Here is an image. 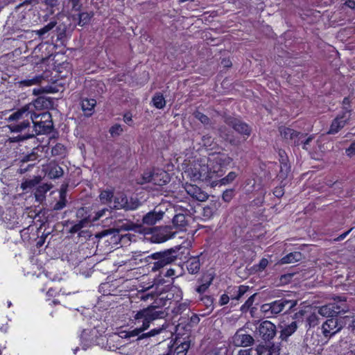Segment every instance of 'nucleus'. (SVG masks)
Masks as SVG:
<instances>
[{
    "label": "nucleus",
    "mask_w": 355,
    "mask_h": 355,
    "mask_svg": "<svg viewBox=\"0 0 355 355\" xmlns=\"http://www.w3.org/2000/svg\"><path fill=\"white\" fill-rule=\"evenodd\" d=\"M351 118V110L344 107L341 113L333 120L328 134L334 135L345 127Z\"/></svg>",
    "instance_id": "9b49d317"
},
{
    "label": "nucleus",
    "mask_w": 355,
    "mask_h": 355,
    "mask_svg": "<svg viewBox=\"0 0 355 355\" xmlns=\"http://www.w3.org/2000/svg\"><path fill=\"white\" fill-rule=\"evenodd\" d=\"M67 193L66 191L63 189H62L60 191V200L55 204L53 207L54 210H61L65 206L67 203Z\"/></svg>",
    "instance_id": "2f4dec72"
},
{
    "label": "nucleus",
    "mask_w": 355,
    "mask_h": 355,
    "mask_svg": "<svg viewBox=\"0 0 355 355\" xmlns=\"http://www.w3.org/2000/svg\"><path fill=\"white\" fill-rule=\"evenodd\" d=\"M40 181V178L39 177H35L33 179L31 180H26L24 182L21 184V188L23 189H26L28 188H32L35 186H36Z\"/></svg>",
    "instance_id": "58836bf2"
},
{
    "label": "nucleus",
    "mask_w": 355,
    "mask_h": 355,
    "mask_svg": "<svg viewBox=\"0 0 355 355\" xmlns=\"http://www.w3.org/2000/svg\"><path fill=\"white\" fill-rule=\"evenodd\" d=\"M217 210L216 203L211 202L207 205L202 209V215L205 220L210 219Z\"/></svg>",
    "instance_id": "bb28decb"
},
{
    "label": "nucleus",
    "mask_w": 355,
    "mask_h": 355,
    "mask_svg": "<svg viewBox=\"0 0 355 355\" xmlns=\"http://www.w3.org/2000/svg\"><path fill=\"white\" fill-rule=\"evenodd\" d=\"M56 27V31H57V36L58 39L61 40L64 37H65L66 35V27L64 26H58Z\"/></svg>",
    "instance_id": "5fc2aeb1"
},
{
    "label": "nucleus",
    "mask_w": 355,
    "mask_h": 355,
    "mask_svg": "<svg viewBox=\"0 0 355 355\" xmlns=\"http://www.w3.org/2000/svg\"><path fill=\"white\" fill-rule=\"evenodd\" d=\"M34 135H35L33 133L26 132L24 135H19L16 137H9L8 140L11 143L19 142V141H24L26 139L32 138L34 137Z\"/></svg>",
    "instance_id": "e433bc0d"
},
{
    "label": "nucleus",
    "mask_w": 355,
    "mask_h": 355,
    "mask_svg": "<svg viewBox=\"0 0 355 355\" xmlns=\"http://www.w3.org/2000/svg\"><path fill=\"white\" fill-rule=\"evenodd\" d=\"M49 101L48 100L42 96L38 97L33 104H28L27 105L33 106L32 111L35 112V109H42L47 107Z\"/></svg>",
    "instance_id": "7c9ffc66"
},
{
    "label": "nucleus",
    "mask_w": 355,
    "mask_h": 355,
    "mask_svg": "<svg viewBox=\"0 0 355 355\" xmlns=\"http://www.w3.org/2000/svg\"><path fill=\"white\" fill-rule=\"evenodd\" d=\"M114 197L113 192L111 190H105L101 191L99 198L102 202L107 203L111 202L112 198Z\"/></svg>",
    "instance_id": "4c0bfd02"
},
{
    "label": "nucleus",
    "mask_w": 355,
    "mask_h": 355,
    "mask_svg": "<svg viewBox=\"0 0 355 355\" xmlns=\"http://www.w3.org/2000/svg\"><path fill=\"white\" fill-rule=\"evenodd\" d=\"M166 327L167 325L163 324L161 327L151 329L150 331L147 333H143L144 330L142 328L137 326V328H135V329L127 332L125 338L139 336L137 340H141L146 338L153 337L159 334Z\"/></svg>",
    "instance_id": "ddd939ff"
},
{
    "label": "nucleus",
    "mask_w": 355,
    "mask_h": 355,
    "mask_svg": "<svg viewBox=\"0 0 355 355\" xmlns=\"http://www.w3.org/2000/svg\"><path fill=\"white\" fill-rule=\"evenodd\" d=\"M255 351L257 352V355H263L264 354H268V349L266 344H259L256 348Z\"/></svg>",
    "instance_id": "603ef678"
},
{
    "label": "nucleus",
    "mask_w": 355,
    "mask_h": 355,
    "mask_svg": "<svg viewBox=\"0 0 355 355\" xmlns=\"http://www.w3.org/2000/svg\"><path fill=\"white\" fill-rule=\"evenodd\" d=\"M32 107L24 105L8 116V121L10 122V124L8 127L12 132L22 133L26 130H29L31 123L35 119Z\"/></svg>",
    "instance_id": "f257e3e1"
},
{
    "label": "nucleus",
    "mask_w": 355,
    "mask_h": 355,
    "mask_svg": "<svg viewBox=\"0 0 355 355\" xmlns=\"http://www.w3.org/2000/svg\"><path fill=\"white\" fill-rule=\"evenodd\" d=\"M45 174L51 179H58L63 175L64 171L57 163L51 162L46 166H43Z\"/></svg>",
    "instance_id": "f3484780"
},
{
    "label": "nucleus",
    "mask_w": 355,
    "mask_h": 355,
    "mask_svg": "<svg viewBox=\"0 0 355 355\" xmlns=\"http://www.w3.org/2000/svg\"><path fill=\"white\" fill-rule=\"evenodd\" d=\"M181 248L180 245L175 246L163 252L153 253L151 257L156 260L152 266L153 271H157L168 264H171L178 258L177 252Z\"/></svg>",
    "instance_id": "39448f33"
},
{
    "label": "nucleus",
    "mask_w": 355,
    "mask_h": 355,
    "mask_svg": "<svg viewBox=\"0 0 355 355\" xmlns=\"http://www.w3.org/2000/svg\"><path fill=\"white\" fill-rule=\"evenodd\" d=\"M184 174L193 181L208 180L209 173L206 165V159L193 162L187 167Z\"/></svg>",
    "instance_id": "423d86ee"
},
{
    "label": "nucleus",
    "mask_w": 355,
    "mask_h": 355,
    "mask_svg": "<svg viewBox=\"0 0 355 355\" xmlns=\"http://www.w3.org/2000/svg\"><path fill=\"white\" fill-rule=\"evenodd\" d=\"M153 105L157 109H162L166 105V101L162 94H156L153 98Z\"/></svg>",
    "instance_id": "72a5a7b5"
},
{
    "label": "nucleus",
    "mask_w": 355,
    "mask_h": 355,
    "mask_svg": "<svg viewBox=\"0 0 355 355\" xmlns=\"http://www.w3.org/2000/svg\"><path fill=\"white\" fill-rule=\"evenodd\" d=\"M43 80L44 76L42 75H38L33 77L32 78L20 80L17 83V84L19 85V87L24 88L26 87H31L40 84Z\"/></svg>",
    "instance_id": "b1692460"
},
{
    "label": "nucleus",
    "mask_w": 355,
    "mask_h": 355,
    "mask_svg": "<svg viewBox=\"0 0 355 355\" xmlns=\"http://www.w3.org/2000/svg\"><path fill=\"white\" fill-rule=\"evenodd\" d=\"M184 188L189 196L198 201L203 202L208 198L207 193L195 184H186Z\"/></svg>",
    "instance_id": "a211bd4d"
},
{
    "label": "nucleus",
    "mask_w": 355,
    "mask_h": 355,
    "mask_svg": "<svg viewBox=\"0 0 355 355\" xmlns=\"http://www.w3.org/2000/svg\"><path fill=\"white\" fill-rule=\"evenodd\" d=\"M37 154L35 151H32L31 153L22 156L20 159V162L24 164L28 162L34 161L37 159Z\"/></svg>",
    "instance_id": "de8ad7c7"
},
{
    "label": "nucleus",
    "mask_w": 355,
    "mask_h": 355,
    "mask_svg": "<svg viewBox=\"0 0 355 355\" xmlns=\"http://www.w3.org/2000/svg\"><path fill=\"white\" fill-rule=\"evenodd\" d=\"M35 119L32 121L34 131L36 135L46 134L51 132L53 128L51 114L49 112L40 114L34 112Z\"/></svg>",
    "instance_id": "6e6552de"
},
{
    "label": "nucleus",
    "mask_w": 355,
    "mask_h": 355,
    "mask_svg": "<svg viewBox=\"0 0 355 355\" xmlns=\"http://www.w3.org/2000/svg\"><path fill=\"white\" fill-rule=\"evenodd\" d=\"M175 233H171L170 232L168 233L167 230L166 231V234H161V237L159 239V242H164L174 236Z\"/></svg>",
    "instance_id": "bf43d9fd"
},
{
    "label": "nucleus",
    "mask_w": 355,
    "mask_h": 355,
    "mask_svg": "<svg viewBox=\"0 0 355 355\" xmlns=\"http://www.w3.org/2000/svg\"><path fill=\"white\" fill-rule=\"evenodd\" d=\"M57 21L55 20H51L48 24L44 26L43 28L35 31L34 32L41 38H45L46 35H49V32L55 28Z\"/></svg>",
    "instance_id": "cd10ccee"
},
{
    "label": "nucleus",
    "mask_w": 355,
    "mask_h": 355,
    "mask_svg": "<svg viewBox=\"0 0 355 355\" xmlns=\"http://www.w3.org/2000/svg\"><path fill=\"white\" fill-rule=\"evenodd\" d=\"M155 173V171H151L150 170H148L144 171V173L142 175V181L140 182L141 184L148 183V182H152L153 183V178H154V174Z\"/></svg>",
    "instance_id": "37998d69"
},
{
    "label": "nucleus",
    "mask_w": 355,
    "mask_h": 355,
    "mask_svg": "<svg viewBox=\"0 0 355 355\" xmlns=\"http://www.w3.org/2000/svg\"><path fill=\"white\" fill-rule=\"evenodd\" d=\"M141 205V202L137 198L128 199L124 193H118L114 196L113 207L116 209L135 210Z\"/></svg>",
    "instance_id": "9d476101"
},
{
    "label": "nucleus",
    "mask_w": 355,
    "mask_h": 355,
    "mask_svg": "<svg viewBox=\"0 0 355 355\" xmlns=\"http://www.w3.org/2000/svg\"><path fill=\"white\" fill-rule=\"evenodd\" d=\"M306 322H308L310 327H314L318 324V316L315 313H311L306 319Z\"/></svg>",
    "instance_id": "3c124183"
},
{
    "label": "nucleus",
    "mask_w": 355,
    "mask_h": 355,
    "mask_svg": "<svg viewBox=\"0 0 355 355\" xmlns=\"http://www.w3.org/2000/svg\"><path fill=\"white\" fill-rule=\"evenodd\" d=\"M230 299V297L227 295L223 294L221 295V297L220 298L219 303L221 306L227 304L228 303Z\"/></svg>",
    "instance_id": "0e129e2a"
},
{
    "label": "nucleus",
    "mask_w": 355,
    "mask_h": 355,
    "mask_svg": "<svg viewBox=\"0 0 355 355\" xmlns=\"http://www.w3.org/2000/svg\"><path fill=\"white\" fill-rule=\"evenodd\" d=\"M91 223V216H89V217H85L83 219L78 221V223H77L76 224L73 225L70 229V232L73 234L77 233L83 227L89 225Z\"/></svg>",
    "instance_id": "c85d7f7f"
},
{
    "label": "nucleus",
    "mask_w": 355,
    "mask_h": 355,
    "mask_svg": "<svg viewBox=\"0 0 355 355\" xmlns=\"http://www.w3.org/2000/svg\"><path fill=\"white\" fill-rule=\"evenodd\" d=\"M225 123L238 133L245 137V139L250 135L251 128L248 124L239 119L230 117L226 119Z\"/></svg>",
    "instance_id": "4468645a"
},
{
    "label": "nucleus",
    "mask_w": 355,
    "mask_h": 355,
    "mask_svg": "<svg viewBox=\"0 0 355 355\" xmlns=\"http://www.w3.org/2000/svg\"><path fill=\"white\" fill-rule=\"evenodd\" d=\"M109 211L107 209H103L95 214V216L92 218L91 217V223L94 222L100 219L101 217L105 215V212Z\"/></svg>",
    "instance_id": "864d4df0"
},
{
    "label": "nucleus",
    "mask_w": 355,
    "mask_h": 355,
    "mask_svg": "<svg viewBox=\"0 0 355 355\" xmlns=\"http://www.w3.org/2000/svg\"><path fill=\"white\" fill-rule=\"evenodd\" d=\"M254 295H252V296H250L246 300L245 304L243 305H242L241 309L242 311H244L248 309L253 304L254 299Z\"/></svg>",
    "instance_id": "6e6d98bb"
},
{
    "label": "nucleus",
    "mask_w": 355,
    "mask_h": 355,
    "mask_svg": "<svg viewBox=\"0 0 355 355\" xmlns=\"http://www.w3.org/2000/svg\"><path fill=\"white\" fill-rule=\"evenodd\" d=\"M165 214L166 211L158 207H155L153 211H149L143 217V223L147 225H153L161 220Z\"/></svg>",
    "instance_id": "2eb2a0df"
},
{
    "label": "nucleus",
    "mask_w": 355,
    "mask_h": 355,
    "mask_svg": "<svg viewBox=\"0 0 355 355\" xmlns=\"http://www.w3.org/2000/svg\"><path fill=\"white\" fill-rule=\"evenodd\" d=\"M189 348V343L184 342L177 346L174 350L173 355H186Z\"/></svg>",
    "instance_id": "f704fd0d"
},
{
    "label": "nucleus",
    "mask_w": 355,
    "mask_h": 355,
    "mask_svg": "<svg viewBox=\"0 0 355 355\" xmlns=\"http://www.w3.org/2000/svg\"><path fill=\"white\" fill-rule=\"evenodd\" d=\"M79 21L78 25L83 26L84 25L88 24L91 19V15L88 12H81L78 15Z\"/></svg>",
    "instance_id": "c03bdc74"
},
{
    "label": "nucleus",
    "mask_w": 355,
    "mask_h": 355,
    "mask_svg": "<svg viewBox=\"0 0 355 355\" xmlns=\"http://www.w3.org/2000/svg\"><path fill=\"white\" fill-rule=\"evenodd\" d=\"M96 101L94 98H84L81 101V108L86 116H90L94 113Z\"/></svg>",
    "instance_id": "4be33fe9"
},
{
    "label": "nucleus",
    "mask_w": 355,
    "mask_h": 355,
    "mask_svg": "<svg viewBox=\"0 0 355 355\" xmlns=\"http://www.w3.org/2000/svg\"><path fill=\"white\" fill-rule=\"evenodd\" d=\"M123 130L120 124H115L110 128V133L112 137L119 136Z\"/></svg>",
    "instance_id": "49530a36"
},
{
    "label": "nucleus",
    "mask_w": 355,
    "mask_h": 355,
    "mask_svg": "<svg viewBox=\"0 0 355 355\" xmlns=\"http://www.w3.org/2000/svg\"><path fill=\"white\" fill-rule=\"evenodd\" d=\"M51 187L46 184H44L37 187V191L35 192L36 198H43L44 194L49 191Z\"/></svg>",
    "instance_id": "ea45409f"
},
{
    "label": "nucleus",
    "mask_w": 355,
    "mask_h": 355,
    "mask_svg": "<svg viewBox=\"0 0 355 355\" xmlns=\"http://www.w3.org/2000/svg\"><path fill=\"white\" fill-rule=\"evenodd\" d=\"M153 177V184L155 185H164L170 181L169 175L164 170H156Z\"/></svg>",
    "instance_id": "aec40b11"
},
{
    "label": "nucleus",
    "mask_w": 355,
    "mask_h": 355,
    "mask_svg": "<svg viewBox=\"0 0 355 355\" xmlns=\"http://www.w3.org/2000/svg\"><path fill=\"white\" fill-rule=\"evenodd\" d=\"M202 144L205 146H210L212 144L213 139L211 136L205 135L202 138Z\"/></svg>",
    "instance_id": "052dcab7"
},
{
    "label": "nucleus",
    "mask_w": 355,
    "mask_h": 355,
    "mask_svg": "<svg viewBox=\"0 0 355 355\" xmlns=\"http://www.w3.org/2000/svg\"><path fill=\"white\" fill-rule=\"evenodd\" d=\"M193 115H194L195 118L198 119L204 125L209 124V123H210L209 118L207 116H206L205 114H202V112H200L199 111H196L193 113Z\"/></svg>",
    "instance_id": "a18cd8bd"
},
{
    "label": "nucleus",
    "mask_w": 355,
    "mask_h": 355,
    "mask_svg": "<svg viewBox=\"0 0 355 355\" xmlns=\"http://www.w3.org/2000/svg\"><path fill=\"white\" fill-rule=\"evenodd\" d=\"M284 193V192L282 187H276L273 191V194L277 198L282 197Z\"/></svg>",
    "instance_id": "e2e57ef3"
},
{
    "label": "nucleus",
    "mask_w": 355,
    "mask_h": 355,
    "mask_svg": "<svg viewBox=\"0 0 355 355\" xmlns=\"http://www.w3.org/2000/svg\"><path fill=\"white\" fill-rule=\"evenodd\" d=\"M232 162V159L225 154H213L206 159V165L209 173V179L215 177H220L223 174V168L230 165Z\"/></svg>",
    "instance_id": "7ed1b4c3"
},
{
    "label": "nucleus",
    "mask_w": 355,
    "mask_h": 355,
    "mask_svg": "<svg viewBox=\"0 0 355 355\" xmlns=\"http://www.w3.org/2000/svg\"><path fill=\"white\" fill-rule=\"evenodd\" d=\"M66 153V148L64 145L58 143L55 144L51 150V154L53 156H64Z\"/></svg>",
    "instance_id": "c9c22d12"
},
{
    "label": "nucleus",
    "mask_w": 355,
    "mask_h": 355,
    "mask_svg": "<svg viewBox=\"0 0 355 355\" xmlns=\"http://www.w3.org/2000/svg\"><path fill=\"white\" fill-rule=\"evenodd\" d=\"M184 213H178L175 214L173 218V224L174 227L182 230H183L188 224V221L186 219V213L188 211L187 209L182 210Z\"/></svg>",
    "instance_id": "412c9836"
},
{
    "label": "nucleus",
    "mask_w": 355,
    "mask_h": 355,
    "mask_svg": "<svg viewBox=\"0 0 355 355\" xmlns=\"http://www.w3.org/2000/svg\"><path fill=\"white\" fill-rule=\"evenodd\" d=\"M123 121L125 123L128 125H132V114L130 113H125L123 115Z\"/></svg>",
    "instance_id": "69168bd1"
},
{
    "label": "nucleus",
    "mask_w": 355,
    "mask_h": 355,
    "mask_svg": "<svg viewBox=\"0 0 355 355\" xmlns=\"http://www.w3.org/2000/svg\"><path fill=\"white\" fill-rule=\"evenodd\" d=\"M249 286L241 285L239 287H234L232 289V291H234V293H240V295L242 296L248 291Z\"/></svg>",
    "instance_id": "4d7b16f0"
},
{
    "label": "nucleus",
    "mask_w": 355,
    "mask_h": 355,
    "mask_svg": "<svg viewBox=\"0 0 355 355\" xmlns=\"http://www.w3.org/2000/svg\"><path fill=\"white\" fill-rule=\"evenodd\" d=\"M187 268L189 273L196 274L200 268V262L198 257L190 258L187 262Z\"/></svg>",
    "instance_id": "393cba45"
},
{
    "label": "nucleus",
    "mask_w": 355,
    "mask_h": 355,
    "mask_svg": "<svg viewBox=\"0 0 355 355\" xmlns=\"http://www.w3.org/2000/svg\"><path fill=\"white\" fill-rule=\"evenodd\" d=\"M346 154L349 157L355 155V141L346 149Z\"/></svg>",
    "instance_id": "13d9d810"
},
{
    "label": "nucleus",
    "mask_w": 355,
    "mask_h": 355,
    "mask_svg": "<svg viewBox=\"0 0 355 355\" xmlns=\"http://www.w3.org/2000/svg\"><path fill=\"white\" fill-rule=\"evenodd\" d=\"M252 326L255 327L254 331L255 336H259L265 342H269L274 338L277 334L276 326L269 320L260 322L255 320L253 322H248L245 328L252 331Z\"/></svg>",
    "instance_id": "20e7f679"
},
{
    "label": "nucleus",
    "mask_w": 355,
    "mask_h": 355,
    "mask_svg": "<svg viewBox=\"0 0 355 355\" xmlns=\"http://www.w3.org/2000/svg\"><path fill=\"white\" fill-rule=\"evenodd\" d=\"M267 355H279L280 347L279 345L274 343H270L267 345Z\"/></svg>",
    "instance_id": "a19ab883"
},
{
    "label": "nucleus",
    "mask_w": 355,
    "mask_h": 355,
    "mask_svg": "<svg viewBox=\"0 0 355 355\" xmlns=\"http://www.w3.org/2000/svg\"><path fill=\"white\" fill-rule=\"evenodd\" d=\"M343 326L338 324L337 319H328L322 324V332L325 337L332 336L341 330Z\"/></svg>",
    "instance_id": "dca6fc26"
},
{
    "label": "nucleus",
    "mask_w": 355,
    "mask_h": 355,
    "mask_svg": "<svg viewBox=\"0 0 355 355\" xmlns=\"http://www.w3.org/2000/svg\"><path fill=\"white\" fill-rule=\"evenodd\" d=\"M297 329V322H292L291 324L284 327L280 331L279 338L282 340H286Z\"/></svg>",
    "instance_id": "5701e85b"
},
{
    "label": "nucleus",
    "mask_w": 355,
    "mask_h": 355,
    "mask_svg": "<svg viewBox=\"0 0 355 355\" xmlns=\"http://www.w3.org/2000/svg\"><path fill=\"white\" fill-rule=\"evenodd\" d=\"M163 300V297L157 298L155 301V304H151L139 311H133L132 313L134 315H132V322L134 324L139 326L146 331L150 327L152 322L159 318H164L166 316L165 312L163 311L156 310V308L159 306L157 301H162Z\"/></svg>",
    "instance_id": "f03ea898"
},
{
    "label": "nucleus",
    "mask_w": 355,
    "mask_h": 355,
    "mask_svg": "<svg viewBox=\"0 0 355 355\" xmlns=\"http://www.w3.org/2000/svg\"><path fill=\"white\" fill-rule=\"evenodd\" d=\"M245 327L236 331L232 337V343L236 347H248L254 343V338L245 331Z\"/></svg>",
    "instance_id": "f8f14e48"
},
{
    "label": "nucleus",
    "mask_w": 355,
    "mask_h": 355,
    "mask_svg": "<svg viewBox=\"0 0 355 355\" xmlns=\"http://www.w3.org/2000/svg\"><path fill=\"white\" fill-rule=\"evenodd\" d=\"M234 196V189H226L223 193V195H222V198L223 200L226 202H229L231 201V200L233 198V197Z\"/></svg>",
    "instance_id": "8fccbe9b"
},
{
    "label": "nucleus",
    "mask_w": 355,
    "mask_h": 355,
    "mask_svg": "<svg viewBox=\"0 0 355 355\" xmlns=\"http://www.w3.org/2000/svg\"><path fill=\"white\" fill-rule=\"evenodd\" d=\"M296 300L281 299L275 300L271 303L263 304L261 310L266 313L276 315L283 311L286 308H288V311L291 310L296 306Z\"/></svg>",
    "instance_id": "1a4fd4ad"
},
{
    "label": "nucleus",
    "mask_w": 355,
    "mask_h": 355,
    "mask_svg": "<svg viewBox=\"0 0 355 355\" xmlns=\"http://www.w3.org/2000/svg\"><path fill=\"white\" fill-rule=\"evenodd\" d=\"M334 300L336 302L320 307L318 313L323 317L333 318L339 313L348 311V306L345 304L346 301L345 297L337 296Z\"/></svg>",
    "instance_id": "0eeeda50"
},
{
    "label": "nucleus",
    "mask_w": 355,
    "mask_h": 355,
    "mask_svg": "<svg viewBox=\"0 0 355 355\" xmlns=\"http://www.w3.org/2000/svg\"><path fill=\"white\" fill-rule=\"evenodd\" d=\"M302 254L300 252H291L286 256H284L283 258H282L280 262L282 264L286 263H293L297 261H299L302 259Z\"/></svg>",
    "instance_id": "a878e982"
},
{
    "label": "nucleus",
    "mask_w": 355,
    "mask_h": 355,
    "mask_svg": "<svg viewBox=\"0 0 355 355\" xmlns=\"http://www.w3.org/2000/svg\"><path fill=\"white\" fill-rule=\"evenodd\" d=\"M42 2L44 3L46 6H49L51 8L56 7L59 4L58 0H42Z\"/></svg>",
    "instance_id": "680f3d73"
},
{
    "label": "nucleus",
    "mask_w": 355,
    "mask_h": 355,
    "mask_svg": "<svg viewBox=\"0 0 355 355\" xmlns=\"http://www.w3.org/2000/svg\"><path fill=\"white\" fill-rule=\"evenodd\" d=\"M290 165L286 161H284V159H283L280 165V171L278 175L279 178L282 180L286 178L288 175V173H290Z\"/></svg>",
    "instance_id": "473e14b6"
},
{
    "label": "nucleus",
    "mask_w": 355,
    "mask_h": 355,
    "mask_svg": "<svg viewBox=\"0 0 355 355\" xmlns=\"http://www.w3.org/2000/svg\"><path fill=\"white\" fill-rule=\"evenodd\" d=\"M210 283L209 284H203L196 288V291L199 293H203L205 292V291L208 288Z\"/></svg>",
    "instance_id": "338daca9"
},
{
    "label": "nucleus",
    "mask_w": 355,
    "mask_h": 355,
    "mask_svg": "<svg viewBox=\"0 0 355 355\" xmlns=\"http://www.w3.org/2000/svg\"><path fill=\"white\" fill-rule=\"evenodd\" d=\"M268 261L266 259H265V258L261 259L259 263V270H264L266 268V266H268Z\"/></svg>",
    "instance_id": "774afa93"
},
{
    "label": "nucleus",
    "mask_w": 355,
    "mask_h": 355,
    "mask_svg": "<svg viewBox=\"0 0 355 355\" xmlns=\"http://www.w3.org/2000/svg\"><path fill=\"white\" fill-rule=\"evenodd\" d=\"M313 138V135H310L306 137V135L303 134L302 139H300V145H302L303 149L308 150L309 149V144L311 142Z\"/></svg>",
    "instance_id": "79ce46f5"
},
{
    "label": "nucleus",
    "mask_w": 355,
    "mask_h": 355,
    "mask_svg": "<svg viewBox=\"0 0 355 355\" xmlns=\"http://www.w3.org/2000/svg\"><path fill=\"white\" fill-rule=\"evenodd\" d=\"M280 134L282 137L287 140H291L296 146H300V139L303 137L302 133L285 127L280 128Z\"/></svg>",
    "instance_id": "6ab92c4d"
},
{
    "label": "nucleus",
    "mask_w": 355,
    "mask_h": 355,
    "mask_svg": "<svg viewBox=\"0 0 355 355\" xmlns=\"http://www.w3.org/2000/svg\"><path fill=\"white\" fill-rule=\"evenodd\" d=\"M133 224L132 223H130L128 221H126L125 223H122L121 225H117V227L116 229H110V230H105V232H103V234L104 236L105 235H108V234H111L113 232H119V231L121 230H132L133 229Z\"/></svg>",
    "instance_id": "c756f323"
},
{
    "label": "nucleus",
    "mask_w": 355,
    "mask_h": 355,
    "mask_svg": "<svg viewBox=\"0 0 355 355\" xmlns=\"http://www.w3.org/2000/svg\"><path fill=\"white\" fill-rule=\"evenodd\" d=\"M237 176L236 173L235 172H230L227 176H225V178H222L220 180V184H228L230 183H231L232 182H233V180H234V179L236 178V177Z\"/></svg>",
    "instance_id": "09e8293b"
}]
</instances>
